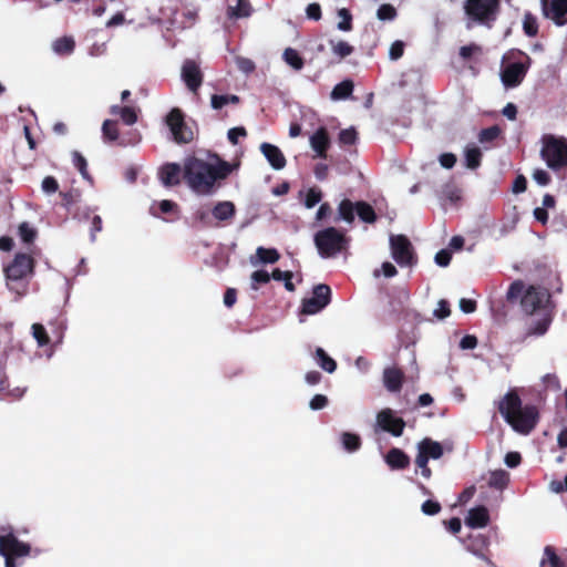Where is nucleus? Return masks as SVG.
Instances as JSON below:
<instances>
[{"instance_id":"nucleus-53","label":"nucleus","mask_w":567,"mask_h":567,"mask_svg":"<svg viewBox=\"0 0 567 567\" xmlns=\"http://www.w3.org/2000/svg\"><path fill=\"white\" fill-rule=\"evenodd\" d=\"M339 17H341V21L338 23V29L341 31H351L353 28L352 24V14L346 8H342L338 11Z\"/></svg>"},{"instance_id":"nucleus-21","label":"nucleus","mask_w":567,"mask_h":567,"mask_svg":"<svg viewBox=\"0 0 567 567\" xmlns=\"http://www.w3.org/2000/svg\"><path fill=\"white\" fill-rule=\"evenodd\" d=\"M385 462L392 470H405L410 466L409 455L398 447H392L388 452Z\"/></svg>"},{"instance_id":"nucleus-23","label":"nucleus","mask_w":567,"mask_h":567,"mask_svg":"<svg viewBox=\"0 0 567 567\" xmlns=\"http://www.w3.org/2000/svg\"><path fill=\"white\" fill-rule=\"evenodd\" d=\"M550 323L551 318L547 315L538 320H532L527 326L524 339H527L533 336H544L549 329Z\"/></svg>"},{"instance_id":"nucleus-20","label":"nucleus","mask_w":567,"mask_h":567,"mask_svg":"<svg viewBox=\"0 0 567 567\" xmlns=\"http://www.w3.org/2000/svg\"><path fill=\"white\" fill-rule=\"evenodd\" d=\"M489 523V514L486 507L477 506L468 511L465 524L471 528H483Z\"/></svg>"},{"instance_id":"nucleus-33","label":"nucleus","mask_w":567,"mask_h":567,"mask_svg":"<svg viewBox=\"0 0 567 567\" xmlns=\"http://www.w3.org/2000/svg\"><path fill=\"white\" fill-rule=\"evenodd\" d=\"M239 102L240 97L235 94H213L210 97V105L214 110H220L227 104H238Z\"/></svg>"},{"instance_id":"nucleus-46","label":"nucleus","mask_w":567,"mask_h":567,"mask_svg":"<svg viewBox=\"0 0 567 567\" xmlns=\"http://www.w3.org/2000/svg\"><path fill=\"white\" fill-rule=\"evenodd\" d=\"M233 168L234 166L226 161H219L217 165H212V174L215 177V182L226 178L233 172Z\"/></svg>"},{"instance_id":"nucleus-43","label":"nucleus","mask_w":567,"mask_h":567,"mask_svg":"<svg viewBox=\"0 0 567 567\" xmlns=\"http://www.w3.org/2000/svg\"><path fill=\"white\" fill-rule=\"evenodd\" d=\"M271 277H272L274 280L284 281L285 288L288 291H295L296 287L292 284L293 275H292L291 271H289V270L282 271L279 268H276V269L272 270Z\"/></svg>"},{"instance_id":"nucleus-40","label":"nucleus","mask_w":567,"mask_h":567,"mask_svg":"<svg viewBox=\"0 0 567 567\" xmlns=\"http://www.w3.org/2000/svg\"><path fill=\"white\" fill-rule=\"evenodd\" d=\"M342 445L348 452H355L361 447V439L358 434L343 432L341 435Z\"/></svg>"},{"instance_id":"nucleus-54","label":"nucleus","mask_w":567,"mask_h":567,"mask_svg":"<svg viewBox=\"0 0 567 567\" xmlns=\"http://www.w3.org/2000/svg\"><path fill=\"white\" fill-rule=\"evenodd\" d=\"M321 199H322L321 190L317 187H311V188H309V190L306 194L305 206L307 208H312L317 204H319L321 202Z\"/></svg>"},{"instance_id":"nucleus-35","label":"nucleus","mask_w":567,"mask_h":567,"mask_svg":"<svg viewBox=\"0 0 567 567\" xmlns=\"http://www.w3.org/2000/svg\"><path fill=\"white\" fill-rule=\"evenodd\" d=\"M509 482V475L504 470L494 471L489 475L488 485L497 489H504Z\"/></svg>"},{"instance_id":"nucleus-9","label":"nucleus","mask_w":567,"mask_h":567,"mask_svg":"<svg viewBox=\"0 0 567 567\" xmlns=\"http://www.w3.org/2000/svg\"><path fill=\"white\" fill-rule=\"evenodd\" d=\"M518 53L525 58L526 62H512L506 64L501 71V79L506 87L518 86L530 66L532 59L524 52Z\"/></svg>"},{"instance_id":"nucleus-3","label":"nucleus","mask_w":567,"mask_h":567,"mask_svg":"<svg viewBox=\"0 0 567 567\" xmlns=\"http://www.w3.org/2000/svg\"><path fill=\"white\" fill-rule=\"evenodd\" d=\"M315 245L322 258H331L347 250L349 237L336 227H327L315 235Z\"/></svg>"},{"instance_id":"nucleus-47","label":"nucleus","mask_w":567,"mask_h":567,"mask_svg":"<svg viewBox=\"0 0 567 567\" xmlns=\"http://www.w3.org/2000/svg\"><path fill=\"white\" fill-rule=\"evenodd\" d=\"M103 137L107 141H116L118 138V130L116 121L105 120L102 125Z\"/></svg>"},{"instance_id":"nucleus-59","label":"nucleus","mask_w":567,"mask_h":567,"mask_svg":"<svg viewBox=\"0 0 567 567\" xmlns=\"http://www.w3.org/2000/svg\"><path fill=\"white\" fill-rule=\"evenodd\" d=\"M451 315L450 303L445 299H441L437 303V308L434 310V316L437 319H445Z\"/></svg>"},{"instance_id":"nucleus-10","label":"nucleus","mask_w":567,"mask_h":567,"mask_svg":"<svg viewBox=\"0 0 567 567\" xmlns=\"http://www.w3.org/2000/svg\"><path fill=\"white\" fill-rule=\"evenodd\" d=\"M166 124L176 143L187 144L193 141V131L186 125L182 110L173 109L166 116Z\"/></svg>"},{"instance_id":"nucleus-50","label":"nucleus","mask_w":567,"mask_h":567,"mask_svg":"<svg viewBox=\"0 0 567 567\" xmlns=\"http://www.w3.org/2000/svg\"><path fill=\"white\" fill-rule=\"evenodd\" d=\"M62 199V206L70 209L72 205L76 204L81 199V192L79 189H71L69 192L60 193Z\"/></svg>"},{"instance_id":"nucleus-37","label":"nucleus","mask_w":567,"mask_h":567,"mask_svg":"<svg viewBox=\"0 0 567 567\" xmlns=\"http://www.w3.org/2000/svg\"><path fill=\"white\" fill-rule=\"evenodd\" d=\"M256 256L259 261L262 264H275L279 260L280 254L276 248H265L258 247L256 250Z\"/></svg>"},{"instance_id":"nucleus-5","label":"nucleus","mask_w":567,"mask_h":567,"mask_svg":"<svg viewBox=\"0 0 567 567\" xmlns=\"http://www.w3.org/2000/svg\"><path fill=\"white\" fill-rule=\"evenodd\" d=\"M542 142L540 156L547 166L555 172L567 167V141L547 134L543 136Z\"/></svg>"},{"instance_id":"nucleus-48","label":"nucleus","mask_w":567,"mask_h":567,"mask_svg":"<svg viewBox=\"0 0 567 567\" xmlns=\"http://www.w3.org/2000/svg\"><path fill=\"white\" fill-rule=\"evenodd\" d=\"M323 308H326L324 305L310 297L302 300L301 312L305 315H316Z\"/></svg>"},{"instance_id":"nucleus-38","label":"nucleus","mask_w":567,"mask_h":567,"mask_svg":"<svg viewBox=\"0 0 567 567\" xmlns=\"http://www.w3.org/2000/svg\"><path fill=\"white\" fill-rule=\"evenodd\" d=\"M313 299H316L318 302L324 305L326 307L330 303L331 301V289L328 285H324V284H320V285H317L315 288H313V291H312V297Z\"/></svg>"},{"instance_id":"nucleus-25","label":"nucleus","mask_w":567,"mask_h":567,"mask_svg":"<svg viewBox=\"0 0 567 567\" xmlns=\"http://www.w3.org/2000/svg\"><path fill=\"white\" fill-rule=\"evenodd\" d=\"M235 213V205L231 202H219L212 210L213 216L220 221L231 219Z\"/></svg>"},{"instance_id":"nucleus-12","label":"nucleus","mask_w":567,"mask_h":567,"mask_svg":"<svg viewBox=\"0 0 567 567\" xmlns=\"http://www.w3.org/2000/svg\"><path fill=\"white\" fill-rule=\"evenodd\" d=\"M377 424L393 436H401L405 427V421L402 417H396L390 408H385L377 414Z\"/></svg>"},{"instance_id":"nucleus-29","label":"nucleus","mask_w":567,"mask_h":567,"mask_svg":"<svg viewBox=\"0 0 567 567\" xmlns=\"http://www.w3.org/2000/svg\"><path fill=\"white\" fill-rule=\"evenodd\" d=\"M355 212L359 216V218L368 224H373L377 221V214L373 209V207L363 200L355 203Z\"/></svg>"},{"instance_id":"nucleus-7","label":"nucleus","mask_w":567,"mask_h":567,"mask_svg":"<svg viewBox=\"0 0 567 567\" xmlns=\"http://www.w3.org/2000/svg\"><path fill=\"white\" fill-rule=\"evenodd\" d=\"M33 268L34 259L30 255L22 252L17 254L13 260L4 268L9 288L18 291L14 284H19L31 275L33 272Z\"/></svg>"},{"instance_id":"nucleus-60","label":"nucleus","mask_w":567,"mask_h":567,"mask_svg":"<svg viewBox=\"0 0 567 567\" xmlns=\"http://www.w3.org/2000/svg\"><path fill=\"white\" fill-rule=\"evenodd\" d=\"M246 136H247V131H246V128L244 126L233 127L227 133L228 141L233 145H237L238 144V138L239 137H246Z\"/></svg>"},{"instance_id":"nucleus-4","label":"nucleus","mask_w":567,"mask_h":567,"mask_svg":"<svg viewBox=\"0 0 567 567\" xmlns=\"http://www.w3.org/2000/svg\"><path fill=\"white\" fill-rule=\"evenodd\" d=\"M501 0H465L464 12L470 21L492 28L501 13Z\"/></svg>"},{"instance_id":"nucleus-13","label":"nucleus","mask_w":567,"mask_h":567,"mask_svg":"<svg viewBox=\"0 0 567 567\" xmlns=\"http://www.w3.org/2000/svg\"><path fill=\"white\" fill-rule=\"evenodd\" d=\"M182 80L189 91L197 93L203 84L204 74L196 61L187 59L182 65Z\"/></svg>"},{"instance_id":"nucleus-41","label":"nucleus","mask_w":567,"mask_h":567,"mask_svg":"<svg viewBox=\"0 0 567 567\" xmlns=\"http://www.w3.org/2000/svg\"><path fill=\"white\" fill-rule=\"evenodd\" d=\"M272 279L271 274L267 270H256L250 275V288L258 290L261 285H266Z\"/></svg>"},{"instance_id":"nucleus-39","label":"nucleus","mask_w":567,"mask_h":567,"mask_svg":"<svg viewBox=\"0 0 567 567\" xmlns=\"http://www.w3.org/2000/svg\"><path fill=\"white\" fill-rule=\"evenodd\" d=\"M482 152L478 147H467L465 151V162L470 169H476L481 165Z\"/></svg>"},{"instance_id":"nucleus-42","label":"nucleus","mask_w":567,"mask_h":567,"mask_svg":"<svg viewBox=\"0 0 567 567\" xmlns=\"http://www.w3.org/2000/svg\"><path fill=\"white\" fill-rule=\"evenodd\" d=\"M329 43L331 45L332 52L340 59L349 56L354 51V48L352 45L342 40L338 42L330 40Z\"/></svg>"},{"instance_id":"nucleus-45","label":"nucleus","mask_w":567,"mask_h":567,"mask_svg":"<svg viewBox=\"0 0 567 567\" xmlns=\"http://www.w3.org/2000/svg\"><path fill=\"white\" fill-rule=\"evenodd\" d=\"M525 285L522 280H515L509 285V288L506 292V300L508 302H515L524 295Z\"/></svg>"},{"instance_id":"nucleus-27","label":"nucleus","mask_w":567,"mask_h":567,"mask_svg":"<svg viewBox=\"0 0 567 567\" xmlns=\"http://www.w3.org/2000/svg\"><path fill=\"white\" fill-rule=\"evenodd\" d=\"M542 567H567L566 561L556 554L553 546H546L544 549V558L540 561Z\"/></svg>"},{"instance_id":"nucleus-63","label":"nucleus","mask_w":567,"mask_h":567,"mask_svg":"<svg viewBox=\"0 0 567 567\" xmlns=\"http://www.w3.org/2000/svg\"><path fill=\"white\" fill-rule=\"evenodd\" d=\"M307 18L313 21H319L322 17L321 7L319 3L313 2L306 8Z\"/></svg>"},{"instance_id":"nucleus-36","label":"nucleus","mask_w":567,"mask_h":567,"mask_svg":"<svg viewBox=\"0 0 567 567\" xmlns=\"http://www.w3.org/2000/svg\"><path fill=\"white\" fill-rule=\"evenodd\" d=\"M538 21L537 18L529 11L524 13L523 30L527 37L534 38L538 34Z\"/></svg>"},{"instance_id":"nucleus-55","label":"nucleus","mask_w":567,"mask_h":567,"mask_svg":"<svg viewBox=\"0 0 567 567\" xmlns=\"http://www.w3.org/2000/svg\"><path fill=\"white\" fill-rule=\"evenodd\" d=\"M358 140V133L353 127L341 130L339 133V142L343 145H353Z\"/></svg>"},{"instance_id":"nucleus-62","label":"nucleus","mask_w":567,"mask_h":567,"mask_svg":"<svg viewBox=\"0 0 567 567\" xmlns=\"http://www.w3.org/2000/svg\"><path fill=\"white\" fill-rule=\"evenodd\" d=\"M236 64H237V68L246 74L254 72L256 69L254 61L248 58H243V56L237 58Z\"/></svg>"},{"instance_id":"nucleus-58","label":"nucleus","mask_w":567,"mask_h":567,"mask_svg":"<svg viewBox=\"0 0 567 567\" xmlns=\"http://www.w3.org/2000/svg\"><path fill=\"white\" fill-rule=\"evenodd\" d=\"M422 512L425 515L433 516L441 512V504L436 501L427 499L421 506Z\"/></svg>"},{"instance_id":"nucleus-57","label":"nucleus","mask_w":567,"mask_h":567,"mask_svg":"<svg viewBox=\"0 0 567 567\" xmlns=\"http://www.w3.org/2000/svg\"><path fill=\"white\" fill-rule=\"evenodd\" d=\"M11 183V169L0 162V193Z\"/></svg>"},{"instance_id":"nucleus-11","label":"nucleus","mask_w":567,"mask_h":567,"mask_svg":"<svg viewBox=\"0 0 567 567\" xmlns=\"http://www.w3.org/2000/svg\"><path fill=\"white\" fill-rule=\"evenodd\" d=\"M549 299V293L546 289L536 286H529L520 299L522 309L526 315H533Z\"/></svg>"},{"instance_id":"nucleus-32","label":"nucleus","mask_w":567,"mask_h":567,"mask_svg":"<svg viewBox=\"0 0 567 567\" xmlns=\"http://www.w3.org/2000/svg\"><path fill=\"white\" fill-rule=\"evenodd\" d=\"M353 86L354 85L351 80H344V81L338 83L331 92V99H333V100L348 99L352 94Z\"/></svg>"},{"instance_id":"nucleus-16","label":"nucleus","mask_w":567,"mask_h":567,"mask_svg":"<svg viewBox=\"0 0 567 567\" xmlns=\"http://www.w3.org/2000/svg\"><path fill=\"white\" fill-rule=\"evenodd\" d=\"M260 152L274 169L280 171L286 166V157L278 146L265 142L260 145Z\"/></svg>"},{"instance_id":"nucleus-15","label":"nucleus","mask_w":567,"mask_h":567,"mask_svg":"<svg viewBox=\"0 0 567 567\" xmlns=\"http://www.w3.org/2000/svg\"><path fill=\"white\" fill-rule=\"evenodd\" d=\"M488 538L484 535L470 536L465 547L473 555L486 561L488 565H493L488 556Z\"/></svg>"},{"instance_id":"nucleus-49","label":"nucleus","mask_w":567,"mask_h":567,"mask_svg":"<svg viewBox=\"0 0 567 567\" xmlns=\"http://www.w3.org/2000/svg\"><path fill=\"white\" fill-rule=\"evenodd\" d=\"M32 336L37 340V342L40 347H44V346L49 344V342H50V337H49L45 328L41 323L32 324Z\"/></svg>"},{"instance_id":"nucleus-22","label":"nucleus","mask_w":567,"mask_h":567,"mask_svg":"<svg viewBox=\"0 0 567 567\" xmlns=\"http://www.w3.org/2000/svg\"><path fill=\"white\" fill-rule=\"evenodd\" d=\"M417 455H425L426 460H437L443 455L442 445L433 441L432 439L425 437L417 445Z\"/></svg>"},{"instance_id":"nucleus-34","label":"nucleus","mask_w":567,"mask_h":567,"mask_svg":"<svg viewBox=\"0 0 567 567\" xmlns=\"http://www.w3.org/2000/svg\"><path fill=\"white\" fill-rule=\"evenodd\" d=\"M355 204L350 199H342L338 206L339 219H343L347 223L354 220Z\"/></svg>"},{"instance_id":"nucleus-2","label":"nucleus","mask_w":567,"mask_h":567,"mask_svg":"<svg viewBox=\"0 0 567 567\" xmlns=\"http://www.w3.org/2000/svg\"><path fill=\"white\" fill-rule=\"evenodd\" d=\"M183 173L189 187L197 193L207 194L215 184L212 164L197 157H189L185 161Z\"/></svg>"},{"instance_id":"nucleus-19","label":"nucleus","mask_w":567,"mask_h":567,"mask_svg":"<svg viewBox=\"0 0 567 567\" xmlns=\"http://www.w3.org/2000/svg\"><path fill=\"white\" fill-rule=\"evenodd\" d=\"M404 382V373L395 367L385 368L383 371V384L390 392H400Z\"/></svg>"},{"instance_id":"nucleus-56","label":"nucleus","mask_w":567,"mask_h":567,"mask_svg":"<svg viewBox=\"0 0 567 567\" xmlns=\"http://www.w3.org/2000/svg\"><path fill=\"white\" fill-rule=\"evenodd\" d=\"M378 19L382 21L393 20L396 17V10L392 4H381L377 11Z\"/></svg>"},{"instance_id":"nucleus-24","label":"nucleus","mask_w":567,"mask_h":567,"mask_svg":"<svg viewBox=\"0 0 567 567\" xmlns=\"http://www.w3.org/2000/svg\"><path fill=\"white\" fill-rule=\"evenodd\" d=\"M236 6H228L227 17L229 19L248 18L252 13V8L249 0H236Z\"/></svg>"},{"instance_id":"nucleus-64","label":"nucleus","mask_w":567,"mask_h":567,"mask_svg":"<svg viewBox=\"0 0 567 567\" xmlns=\"http://www.w3.org/2000/svg\"><path fill=\"white\" fill-rule=\"evenodd\" d=\"M451 259H452V252L449 249H441L440 251L436 252L435 258H434L435 262L440 267L449 266L451 262Z\"/></svg>"},{"instance_id":"nucleus-6","label":"nucleus","mask_w":567,"mask_h":567,"mask_svg":"<svg viewBox=\"0 0 567 567\" xmlns=\"http://www.w3.org/2000/svg\"><path fill=\"white\" fill-rule=\"evenodd\" d=\"M31 546L19 540L12 532L0 535V555L6 559V567H17L16 559L29 556Z\"/></svg>"},{"instance_id":"nucleus-18","label":"nucleus","mask_w":567,"mask_h":567,"mask_svg":"<svg viewBox=\"0 0 567 567\" xmlns=\"http://www.w3.org/2000/svg\"><path fill=\"white\" fill-rule=\"evenodd\" d=\"M310 145L320 158H327V151L330 147V137L326 127H319L310 137Z\"/></svg>"},{"instance_id":"nucleus-44","label":"nucleus","mask_w":567,"mask_h":567,"mask_svg":"<svg viewBox=\"0 0 567 567\" xmlns=\"http://www.w3.org/2000/svg\"><path fill=\"white\" fill-rule=\"evenodd\" d=\"M72 158L74 167L80 172L82 177L84 179L92 181V177L90 176L87 171V162L85 157L80 152L74 151L72 153Z\"/></svg>"},{"instance_id":"nucleus-61","label":"nucleus","mask_w":567,"mask_h":567,"mask_svg":"<svg viewBox=\"0 0 567 567\" xmlns=\"http://www.w3.org/2000/svg\"><path fill=\"white\" fill-rule=\"evenodd\" d=\"M42 190L47 194H53L59 189V183L55 177L47 176L41 184Z\"/></svg>"},{"instance_id":"nucleus-1","label":"nucleus","mask_w":567,"mask_h":567,"mask_svg":"<svg viewBox=\"0 0 567 567\" xmlns=\"http://www.w3.org/2000/svg\"><path fill=\"white\" fill-rule=\"evenodd\" d=\"M504 421L518 434L528 435L537 426L540 414L534 404L523 405V401L515 389L506 392L496 403Z\"/></svg>"},{"instance_id":"nucleus-14","label":"nucleus","mask_w":567,"mask_h":567,"mask_svg":"<svg viewBox=\"0 0 567 567\" xmlns=\"http://www.w3.org/2000/svg\"><path fill=\"white\" fill-rule=\"evenodd\" d=\"M542 9L544 16L550 18L556 25L567 23V0H542Z\"/></svg>"},{"instance_id":"nucleus-30","label":"nucleus","mask_w":567,"mask_h":567,"mask_svg":"<svg viewBox=\"0 0 567 567\" xmlns=\"http://www.w3.org/2000/svg\"><path fill=\"white\" fill-rule=\"evenodd\" d=\"M315 358L320 368L328 373H333L337 369V362L328 355V353L322 348H317Z\"/></svg>"},{"instance_id":"nucleus-26","label":"nucleus","mask_w":567,"mask_h":567,"mask_svg":"<svg viewBox=\"0 0 567 567\" xmlns=\"http://www.w3.org/2000/svg\"><path fill=\"white\" fill-rule=\"evenodd\" d=\"M111 114L120 115L121 120L126 125H133L137 122V112L132 106L113 105L110 109Z\"/></svg>"},{"instance_id":"nucleus-52","label":"nucleus","mask_w":567,"mask_h":567,"mask_svg":"<svg viewBox=\"0 0 567 567\" xmlns=\"http://www.w3.org/2000/svg\"><path fill=\"white\" fill-rule=\"evenodd\" d=\"M501 133L502 131L497 125L483 128L478 134V141L481 143L493 142L501 135Z\"/></svg>"},{"instance_id":"nucleus-28","label":"nucleus","mask_w":567,"mask_h":567,"mask_svg":"<svg viewBox=\"0 0 567 567\" xmlns=\"http://www.w3.org/2000/svg\"><path fill=\"white\" fill-rule=\"evenodd\" d=\"M52 48L59 55H69L75 49V41L72 37H61L53 42Z\"/></svg>"},{"instance_id":"nucleus-51","label":"nucleus","mask_w":567,"mask_h":567,"mask_svg":"<svg viewBox=\"0 0 567 567\" xmlns=\"http://www.w3.org/2000/svg\"><path fill=\"white\" fill-rule=\"evenodd\" d=\"M19 236L25 244H32L37 237V230L24 221L19 225Z\"/></svg>"},{"instance_id":"nucleus-17","label":"nucleus","mask_w":567,"mask_h":567,"mask_svg":"<svg viewBox=\"0 0 567 567\" xmlns=\"http://www.w3.org/2000/svg\"><path fill=\"white\" fill-rule=\"evenodd\" d=\"M182 167L177 163H166L158 171V178L165 187L181 183Z\"/></svg>"},{"instance_id":"nucleus-8","label":"nucleus","mask_w":567,"mask_h":567,"mask_svg":"<svg viewBox=\"0 0 567 567\" xmlns=\"http://www.w3.org/2000/svg\"><path fill=\"white\" fill-rule=\"evenodd\" d=\"M391 255L401 267H412L417 258L410 239L405 235L390 236Z\"/></svg>"},{"instance_id":"nucleus-31","label":"nucleus","mask_w":567,"mask_h":567,"mask_svg":"<svg viewBox=\"0 0 567 567\" xmlns=\"http://www.w3.org/2000/svg\"><path fill=\"white\" fill-rule=\"evenodd\" d=\"M282 58L284 61L296 71H300L305 65L302 56L298 53L296 49L287 48L284 51Z\"/></svg>"}]
</instances>
